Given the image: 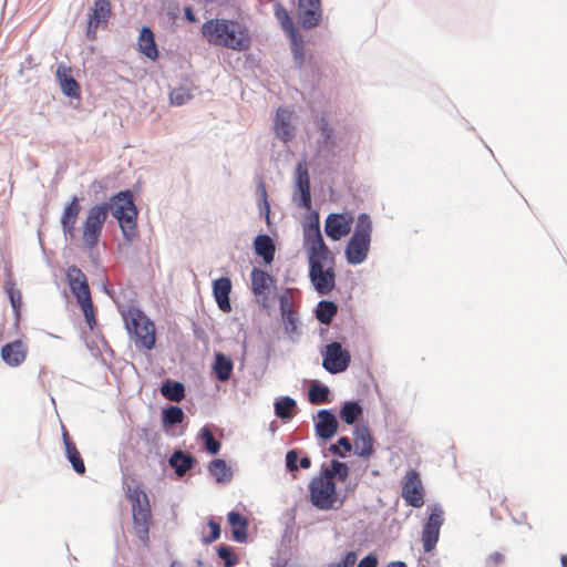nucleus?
Instances as JSON below:
<instances>
[{"mask_svg": "<svg viewBox=\"0 0 567 567\" xmlns=\"http://www.w3.org/2000/svg\"><path fill=\"white\" fill-rule=\"evenodd\" d=\"M118 221L125 241L132 243L137 236L138 210L134 203V194L130 189L114 194L109 202L93 205L83 223V244L87 249H94L102 235L109 213Z\"/></svg>", "mask_w": 567, "mask_h": 567, "instance_id": "nucleus-1", "label": "nucleus"}, {"mask_svg": "<svg viewBox=\"0 0 567 567\" xmlns=\"http://www.w3.org/2000/svg\"><path fill=\"white\" fill-rule=\"evenodd\" d=\"M200 33L209 44L238 52L249 50L252 43L248 27L233 19H209L203 23Z\"/></svg>", "mask_w": 567, "mask_h": 567, "instance_id": "nucleus-2", "label": "nucleus"}, {"mask_svg": "<svg viewBox=\"0 0 567 567\" xmlns=\"http://www.w3.org/2000/svg\"><path fill=\"white\" fill-rule=\"evenodd\" d=\"M303 247L307 251L310 269L334 266L336 258L323 240L320 229V216L317 210H311L302 225Z\"/></svg>", "mask_w": 567, "mask_h": 567, "instance_id": "nucleus-3", "label": "nucleus"}, {"mask_svg": "<svg viewBox=\"0 0 567 567\" xmlns=\"http://www.w3.org/2000/svg\"><path fill=\"white\" fill-rule=\"evenodd\" d=\"M125 329L137 349L153 350L156 343L155 326L138 307L123 312Z\"/></svg>", "mask_w": 567, "mask_h": 567, "instance_id": "nucleus-4", "label": "nucleus"}, {"mask_svg": "<svg viewBox=\"0 0 567 567\" xmlns=\"http://www.w3.org/2000/svg\"><path fill=\"white\" fill-rule=\"evenodd\" d=\"M126 496L132 505L133 527L141 543L150 542L152 513L146 493L138 486H127Z\"/></svg>", "mask_w": 567, "mask_h": 567, "instance_id": "nucleus-5", "label": "nucleus"}, {"mask_svg": "<svg viewBox=\"0 0 567 567\" xmlns=\"http://www.w3.org/2000/svg\"><path fill=\"white\" fill-rule=\"evenodd\" d=\"M309 493L311 504L320 511L333 508L334 504L339 501L336 483L332 480L326 478L320 473L309 483Z\"/></svg>", "mask_w": 567, "mask_h": 567, "instance_id": "nucleus-6", "label": "nucleus"}, {"mask_svg": "<svg viewBox=\"0 0 567 567\" xmlns=\"http://www.w3.org/2000/svg\"><path fill=\"white\" fill-rule=\"evenodd\" d=\"M427 518L422 528V544L425 553H431L440 538V530L444 524V511L440 504L427 505Z\"/></svg>", "mask_w": 567, "mask_h": 567, "instance_id": "nucleus-7", "label": "nucleus"}, {"mask_svg": "<svg viewBox=\"0 0 567 567\" xmlns=\"http://www.w3.org/2000/svg\"><path fill=\"white\" fill-rule=\"evenodd\" d=\"M322 367L330 374H339L348 370L351 363L350 351L340 342L331 341L321 350Z\"/></svg>", "mask_w": 567, "mask_h": 567, "instance_id": "nucleus-8", "label": "nucleus"}, {"mask_svg": "<svg viewBox=\"0 0 567 567\" xmlns=\"http://www.w3.org/2000/svg\"><path fill=\"white\" fill-rule=\"evenodd\" d=\"M112 16L110 0H94L93 7L87 14V25L85 37L90 41L97 38V29L106 28Z\"/></svg>", "mask_w": 567, "mask_h": 567, "instance_id": "nucleus-9", "label": "nucleus"}, {"mask_svg": "<svg viewBox=\"0 0 567 567\" xmlns=\"http://www.w3.org/2000/svg\"><path fill=\"white\" fill-rule=\"evenodd\" d=\"M353 217L350 213H331L324 220V233L331 240H340L352 228Z\"/></svg>", "mask_w": 567, "mask_h": 567, "instance_id": "nucleus-10", "label": "nucleus"}, {"mask_svg": "<svg viewBox=\"0 0 567 567\" xmlns=\"http://www.w3.org/2000/svg\"><path fill=\"white\" fill-rule=\"evenodd\" d=\"M66 280L70 291L75 297L79 305L91 301V292L86 276L75 265L70 266L66 271Z\"/></svg>", "mask_w": 567, "mask_h": 567, "instance_id": "nucleus-11", "label": "nucleus"}, {"mask_svg": "<svg viewBox=\"0 0 567 567\" xmlns=\"http://www.w3.org/2000/svg\"><path fill=\"white\" fill-rule=\"evenodd\" d=\"M402 497L409 506L419 508L424 504L423 486L420 475L411 470L406 473V481L402 487Z\"/></svg>", "mask_w": 567, "mask_h": 567, "instance_id": "nucleus-12", "label": "nucleus"}, {"mask_svg": "<svg viewBox=\"0 0 567 567\" xmlns=\"http://www.w3.org/2000/svg\"><path fill=\"white\" fill-rule=\"evenodd\" d=\"M309 279L313 289L320 296L329 295L336 288L334 266L309 270Z\"/></svg>", "mask_w": 567, "mask_h": 567, "instance_id": "nucleus-13", "label": "nucleus"}, {"mask_svg": "<svg viewBox=\"0 0 567 567\" xmlns=\"http://www.w3.org/2000/svg\"><path fill=\"white\" fill-rule=\"evenodd\" d=\"M339 429V422L337 415L331 409H322L317 413V419L315 421V432L317 437L322 441L331 440L337 433Z\"/></svg>", "mask_w": 567, "mask_h": 567, "instance_id": "nucleus-14", "label": "nucleus"}, {"mask_svg": "<svg viewBox=\"0 0 567 567\" xmlns=\"http://www.w3.org/2000/svg\"><path fill=\"white\" fill-rule=\"evenodd\" d=\"M82 206L80 198L73 196L71 200L65 205L63 213L60 218V224L65 241H73L75 237V225L79 214L81 213Z\"/></svg>", "mask_w": 567, "mask_h": 567, "instance_id": "nucleus-15", "label": "nucleus"}, {"mask_svg": "<svg viewBox=\"0 0 567 567\" xmlns=\"http://www.w3.org/2000/svg\"><path fill=\"white\" fill-rule=\"evenodd\" d=\"M295 184L299 193L298 206L309 209L311 207L310 177L307 165L303 162H299L296 166Z\"/></svg>", "mask_w": 567, "mask_h": 567, "instance_id": "nucleus-16", "label": "nucleus"}, {"mask_svg": "<svg viewBox=\"0 0 567 567\" xmlns=\"http://www.w3.org/2000/svg\"><path fill=\"white\" fill-rule=\"evenodd\" d=\"M371 241L351 236L344 248V257L349 265H361L370 251Z\"/></svg>", "mask_w": 567, "mask_h": 567, "instance_id": "nucleus-17", "label": "nucleus"}, {"mask_svg": "<svg viewBox=\"0 0 567 567\" xmlns=\"http://www.w3.org/2000/svg\"><path fill=\"white\" fill-rule=\"evenodd\" d=\"M231 280L229 277H219L213 281V296L218 308L223 312L231 311L230 292Z\"/></svg>", "mask_w": 567, "mask_h": 567, "instance_id": "nucleus-18", "label": "nucleus"}, {"mask_svg": "<svg viewBox=\"0 0 567 567\" xmlns=\"http://www.w3.org/2000/svg\"><path fill=\"white\" fill-rule=\"evenodd\" d=\"M316 123L320 132V138L318 141L319 147L324 152L333 153L337 147V135L334 128L330 125L323 113L317 115Z\"/></svg>", "mask_w": 567, "mask_h": 567, "instance_id": "nucleus-19", "label": "nucleus"}, {"mask_svg": "<svg viewBox=\"0 0 567 567\" xmlns=\"http://www.w3.org/2000/svg\"><path fill=\"white\" fill-rule=\"evenodd\" d=\"M62 440L66 460L71 463L72 468L76 474L83 475L86 471L84 461L64 426H62Z\"/></svg>", "mask_w": 567, "mask_h": 567, "instance_id": "nucleus-20", "label": "nucleus"}, {"mask_svg": "<svg viewBox=\"0 0 567 567\" xmlns=\"http://www.w3.org/2000/svg\"><path fill=\"white\" fill-rule=\"evenodd\" d=\"M137 45L140 52L152 61H156L159 56V51L155 42V35L152 28L144 25L140 30Z\"/></svg>", "mask_w": 567, "mask_h": 567, "instance_id": "nucleus-21", "label": "nucleus"}, {"mask_svg": "<svg viewBox=\"0 0 567 567\" xmlns=\"http://www.w3.org/2000/svg\"><path fill=\"white\" fill-rule=\"evenodd\" d=\"M196 462L197 461L193 454L182 450H175L168 458V465L174 470L178 477H182L192 471Z\"/></svg>", "mask_w": 567, "mask_h": 567, "instance_id": "nucleus-22", "label": "nucleus"}, {"mask_svg": "<svg viewBox=\"0 0 567 567\" xmlns=\"http://www.w3.org/2000/svg\"><path fill=\"white\" fill-rule=\"evenodd\" d=\"M298 18L300 25L306 30L318 27L322 19L321 4L308 7L306 4L298 3Z\"/></svg>", "mask_w": 567, "mask_h": 567, "instance_id": "nucleus-23", "label": "nucleus"}, {"mask_svg": "<svg viewBox=\"0 0 567 567\" xmlns=\"http://www.w3.org/2000/svg\"><path fill=\"white\" fill-rule=\"evenodd\" d=\"M233 370H234L233 359L223 352H216L214 355V362L212 365V371H213L215 378L219 382H227L230 380V378L233 375Z\"/></svg>", "mask_w": 567, "mask_h": 567, "instance_id": "nucleus-24", "label": "nucleus"}, {"mask_svg": "<svg viewBox=\"0 0 567 567\" xmlns=\"http://www.w3.org/2000/svg\"><path fill=\"white\" fill-rule=\"evenodd\" d=\"M255 254L262 258L266 265L274 261L276 254V246L274 239L267 234H259L254 239Z\"/></svg>", "mask_w": 567, "mask_h": 567, "instance_id": "nucleus-25", "label": "nucleus"}, {"mask_svg": "<svg viewBox=\"0 0 567 567\" xmlns=\"http://www.w3.org/2000/svg\"><path fill=\"white\" fill-rule=\"evenodd\" d=\"M62 93L70 99H80V85L71 74V70L59 65L56 70Z\"/></svg>", "mask_w": 567, "mask_h": 567, "instance_id": "nucleus-26", "label": "nucleus"}, {"mask_svg": "<svg viewBox=\"0 0 567 567\" xmlns=\"http://www.w3.org/2000/svg\"><path fill=\"white\" fill-rule=\"evenodd\" d=\"M274 131L281 142L289 143L293 138V127L289 121V114L282 109H278L274 120Z\"/></svg>", "mask_w": 567, "mask_h": 567, "instance_id": "nucleus-27", "label": "nucleus"}, {"mask_svg": "<svg viewBox=\"0 0 567 567\" xmlns=\"http://www.w3.org/2000/svg\"><path fill=\"white\" fill-rule=\"evenodd\" d=\"M228 524L231 527L233 539L237 543H245L248 537V519L237 511H230L227 515Z\"/></svg>", "mask_w": 567, "mask_h": 567, "instance_id": "nucleus-28", "label": "nucleus"}, {"mask_svg": "<svg viewBox=\"0 0 567 567\" xmlns=\"http://www.w3.org/2000/svg\"><path fill=\"white\" fill-rule=\"evenodd\" d=\"M353 435L357 442L362 443V447L357 445L354 451L355 455L363 458H369L374 453L373 439L370 434L368 426L358 425L354 427Z\"/></svg>", "mask_w": 567, "mask_h": 567, "instance_id": "nucleus-29", "label": "nucleus"}, {"mask_svg": "<svg viewBox=\"0 0 567 567\" xmlns=\"http://www.w3.org/2000/svg\"><path fill=\"white\" fill-rule=\"evenodd\" d=\"M185 413L178 405H169L162 409L161 422L165 433L171 434L172 430L183 423Z\"/></svg>", "mask_w": 567, "mask_h": 567, "instance_id": "nucleus-30", "label": "nucleus"}, {"mask_svg": "<svg viewBox=\"0 0 567 567\" xmlns=\"http://www.w3.org/2000/svg\"><path fill=\"white\" fill-rule=\"evenodd\" d=\"M3 361L12 367L19 365L25 359V349L21 341H14L6 344L1 349Z\"/></svg>", "mask_w": 567, "mask_h": 567, "instance_id": "nucleus-31", "label": "nucleus"}, {"mask_svg": "<svg viewBox=\"0 0 567 567\" xmlns=\"http://www.w3.org/2000/svg\"><path fill=\"white\" fill-rule=\"evenodd\" d=\"M275 415L280 420L290 421L297 413V402L289 395L279 396L274 403Z\"/></svg>", "mask_w": 567, "mask_h": 567, "instance_id": "nucleus-32", "label": "nucleus"}, {"mask_svg": "<svg viewBox=\"0 0 567 567\" xmlns=\"http://www.w3.org/2000/svg\"><path fill=\"white\" fill-rule=\"evenodd\" d=\"M331 400V391L329 386L319 380H313L308 390V401L313 405H320L328 404Z\"/></svg>", "mask_w": 567, "mask_h": 567, "instance_id": "nucleus-33", "label": "nucleus"}, {"mask_svg": "<svg viewBox=\"0 0 567 567\" xmlns=\"http://www.w3.org/2000/svg\"><path fill=\"white\" fill-rule=\"evenodd\" d=\"M320 474L328 480H337L338 482L344 483L349 477L350 470L347 463L332 460L329 467L324 464L321 465Z\"/></svg>", "mask_w": 567, "mask_h": 567, "instance_id": "nucleus-34", "label": "nucleus"}, {"mask_svg": "<svg viewBox=\"0 0 567 567\" xmlns=\"http://www.w3.org/2000/svg\"><path fill=\"white\" fill-rule=\"evenodd\" d=\"M338 313V305L332 300H320L315 309V317L321 323L329 326Z\"/></svg>", "mask_w": 567, "mask_h": 567, "instance_id": "nucleus-35", "label": "nucleus"}, {"mask_svg": "<svg viewBox=\"0 0 567 567\" xmlns=\"http://www.w3.org/2000/svg\"><path fill=\"white\" fill-rule=\"evenodd\" d=\"M208 472L220 484L229 483L233 478L231 467L221 458H214L208 465Z\"/></svg>", "mask_w": 567, "mask_h": 567, "instance_id": "nucleus-36", "label": "nucleus"}, {"mask_svg": "<svg viewBox=\"0 0 567 567\" xmlns=\"http://www.w3.org/2000/svg\"><path fill=\"white\" fill-rule=\"evenodd\" d=\"M363 413L362 405L354 400L346 401L340 410H339V417L348 425H353Z\"/></svg>", "mask_w": 567, "mask_h": 567, "instance_id": "nucleus-37", "label": "nucleus"}, {"mask_svg": "<svg viewBox=\"0 0 567 567\" xmlns=\"http://www.w3.org/2000/svg\"><path fill=\"white\" fill-rule=\"evenodd\" d=\"M161 394L173 402H181L185 398L184 383L166 379L161 385Z\"/></svg>", "mask_w": 567, "mask_h": 567, "instance_id": "nucleus-38", "label": "nucleus"}, {"mask_svg": "<svg viewBox=\"0 0 567 567\" xmlns=\"http://www.w3.org/2000/svg\"><path fill=\"white\" fill-rule=\"evenodd\" d=\"M251 277V290L254 295L261 296L266 292L271 281V277L265 270L254 268L250 274Z\"/></svg>", "mask_w": 567, "mask_h": 567, "instance_id": "nucleus-39", "label": "nucleus"}, {"mask_svg": "<svg viewBox=\"0 0 567 567\" xmlns=\"http://www.w3.org/2000/svg\"><path fill=\"white\" fill-rule=\"evenodd\" d=\"M352 236L371 241L372 220L370 215H368L367 213L359 214Z\"/></svg>", "mask_w": 567, "mask_h": 567, "instance_id": "nucleus-40", "label": "nucleus"}, {"mask_svg": "<svg viewBox=\"0 0 567 567\" xmlns=\"http://www.w3.org/2000/svg\"><path fill=\"white\" fill-rule=\"evenodd\" d=\"M291 42L293 62L297 69H301L305 62V42L300 32L288 35Z\"/></svg>", "mask_w": 567, "mask_h": 567, "instance_id": "nucleus-41", "label": "nucleus"}, {"mask_svg": "<svg viewBox=\"0 0 567 567\" xmlns=\"http://www.w3.org/2000/svg\"><path fill=\"white\" fill-rule=\"evenodd\" d=\"M275 17L280 22V25L287 35H293L299 32V30L293 24L289 12L281 4L275 6Z\"/></svg>", "mask_w": 567, "mask_h": 567, "instance_id": "nucleus-42", "label": "nucleus"}, {"mask_svg": "<svg viewBox=\"0 0 567 567\" xmlns=\"http://www.w3.org/2000/svg\"><path fill=\"white\" fill-rule=\"evenodd\" d=\"M198 436L202 440L207 453L210 455H216L219 453L221 447L220 442L214 437L208 426H203Z\"/></svg>", "mask_w": 567, "mask_h": 567, "instance_id": "nucleus-43", "label": "nucleus"}, {"mask_svg": "<svg viewBox=\"0 0 567 567\" xmlns=\"http://www.w3.org/2000/svg\"><path fill=\"white\" fill-rule=\"evenodd\" d=\"M285 323V332L289 336L292 342H296L300 336L298 331V317L295 312L286 313L281 316Z\"/></svg>", "mask_w": 567, "mask_h": 567, "instance_id": "nucleus-44", "label": "nucleus"}, {"mask_svg": "<svg viewBox=\"0 0 567 567\" xmlns=\"http://www.w3.org/2000/svg\"><path fill=\"white\" fill-rule=\"evenodd\" d=\"M353 450L351 440L348 436H341L338 439V441L333 444H330L328 447V451L340 457L344 458L347 456V453L351 452Z\"/></svg>", "mask_w": 567, "mask_h": 567, "instance_id": "nucleus-45", "label": "nucleus"}, {"mask_svg": "<svg viewBox=\"0 0 567 567\" xmlns=\"http://www.w3.org/2000/svg\"><path fill=\"white\" fill-rule=\"evenodd\" d=\"M218 557L223 560L224 567H234L238 564V556L229 545H219L216 548Z\"/></svg>", "mask_w": 567, "mask_h": 567, "instance_id": "nucleus-46", "label": "nucleus"}, {"mask_svg": "<svg viewBox=\"0 0 567 567\" xmlns=\"http://www.w3.org/2000/svg\"><path fill=\"white\" fill-rule=\"evenodd\" d=\"M193 99L190 89L186 86H178L169 94L171 104L182 106Z\"/></svg>", "mask_w": 567, "mask_h": 567, "instance_id": "nucleus-47", "label": "nucleus"}, {"mask_svg": "<svg viewBox=\"0 0 567 567\" xmlns=\"http://www.w3.org/2000/svg\"><path fill=\"white\" fill-rule=\"evenodd\" d=\"M4 290L8 293L11 306L16 312H18L21 306V293L14 288V284L11 280L4 282Z\"/></svg>", "mask_w": 567, "mask_h": 567, "instance_id": "nucleus-48", "label": "nucleus"}, {"mask_svg": "<svg viewBox=\"0 0 567 567\" xmlns=\"http://www.w3.org/2000/svg\"><path fill=\"white\" fill-rule=\"evenodd\" d=\"M257 192L260 196V199L258 203L260 213L265 214L266 220H267V223H269L270 205L268 203L267 190H266L265 184L262 182L258 185Z\"/></svg>", "mask_w": 567, "mask_h": 567, "instance_id": "nucleus-49", "label": "nucleus"}, {"mask_svg": "<svg viewBox=\"0 0 567 567\" xmlns=\"http://www.w3.org/2000/svg\"><path fill=\"white\" fill-rule=\"evenodd\" d=\"M83 315H84V318H85V322L87 324V327L93 330L94 327L96 326V318H95V313H94V306H93V301H87V303L85 305L84 303H81L79 305Z\"/></svg>", "mask_w": 567, "mask_h": 567, "instance_id": "nucleus-50", "label": "nucleus"}, {"mask_svg": "<svg viewBox=\"0 0 567 567\" xmlns=\"http://www.w3.org/2000/svg\"><path fill=\"white\" fill-rule=\"evenodd\" d=\"M207 525L210 528V533H209V535H206L202 538V542L205 545H209V544L214 543L215 540H217L220 537V534H221L220 525L213 518L208 520Z\"/></svg>", "mask_w": 567, "mask_h": 567, "instance_id": "nucleus-51", "label": "nucleus"}, {"mask_svg": "<svg viewBox=\"0 0 567 567\" xmlns=\"http://www.w3.org/2000/svg\"><path fill=\"white\" fill-rule=\"evenodd\" d=\"M299 450L292 449L286 453V470L289 473L297 472L299 470Z\"/></svg>", "mask_w": 567, "mask_h": 567, "instance_id": "nucleus-52", "label": "nucleus"}, {"mask_svg": "<svg viewBox=\"0 0 567 567\" xmlns=\"http://www.w3.org/2000/svg\"><path fill=\"white\" fill-rule=\"evenodd\" d=\"M358 555L355 551H348L343 558L338 563H330L328 567H353L357 561Z\"/></svg>", "mask_w": 567, "mask_h": 567, "instance_id": "nucleus-53", "label": "nucleus"}, {"mask_svg": "<svg viewBox=\"0 0 567 567\" xmlns=\"http://www.w3.org/2000/svg\"><path fill=\"white\" fill-rule=\"evenodd\" d=\"M279 309H280L281 316L286 315V313L293 312L291 301L286 293L281 295L279 297Z\"/></svg>", "mask_w": 567, "mask_h": 567, "instance_id": "nucleus-54", "label": "nucleus"}, {"mask_svg": "<svg viewBox=\"0 0 567 567\" xmlns=\"http://www.w3.org/2000/svg\"><path fill=\"white\" fill-rule=\"evenodd\" d=\"M378 557L374 553L365 555L358 564L357 567H378Z\"/></svg>", "mask_w": 567, "mask_h": 567, "instance_id": "nucleus-55", "label": "nucleus"}, {"mask_svg": "<svg viewBox=\"0 0 567 567\" xmlns=\"http://www.w3.org/2000/svg\"><path fill=\"white\" fill-rule=\"evenodd\" d=\"M504 560V555L495 551L488 557V563L492 565H499Z\"/></svg>", "mask_w": 567, "mask_h": 567, "instance_id": "nucleus-56", "label": "nucleus"}, {"mask_svg": "<svg viewBox=\"0 0 567 567\" xmlns=\"http://www.w3.org/2000/svg\"><path fill=\"white\" fill-rule=\"evenodd\" d=\"M299 468H302V470H307L311 466V458L307 455L305 456H299V464H298Z\"/></svg>", "mask_w": 567, "mask_h": 567, "instance_id": "nucleus-57", "label": "nucleus"}, {"mask_svg": "<svg viewBox=\"0 0 567 567\" xmlns=\"http://www.w3.org/2000/svg\"><path fill=\"white\" fill-rule=\"evenodd\" d=\"M184 14H185V18L187 21L189 22H195L196 21V16L194 13V10L192 7L187 6L184 8Z\"/></svg>", "mask_w": 567, "mask_h": 567, "instance_id": "nucleus-58", "label": "nucleus"}, {"mask_svg": "<svg viewBox=\"0 0 567 567\" xmlns=\"http://www.w3.org/2000/svg\"><path fill=\"white\" fill-rule=\"evenodd\" d=\"M355 485H357V484H351V483H349V484L346 486V494L343 495V497H342L341 499H339L340 505H342V504H343L344 498L348 496V494H349V493H352V492L354 491Z\"/></svg>", "mask_w": 567, "mask_h": 567, "instance_id": "nucleus-59", "label": "nucleus"}, {"mask_svg": "<svg viewBox=\"0 0 567 567\" xmlns=\"http://www.w3.org/2000/svg\"><path fill=\"white\" fill-rule=\"evenodd\" d=\"M299 4H306L308 7H313V4H321L320 0H298Z\"/></svg>", "mask_w": 567, "mask_h": 567, "instance_id": "nucleus-60", "label": "nucleus"}, {"mask_svg": "<svg viewBox=\"0 0 567 567\" xmlns=\"http://www.w3.org/2000/svg\"><path fill=\"white\" fill-rule=\"evenodd\" d=\"M385 567H408V565L402 560H393L390 561Z\"/></svg>", "mask_w": 567, "mask_h": 567, "instance_id": "nucleus-61", "label": "nucleus"}, {"mask_svg": "<svg viewBox=\"0 0 567 567\" xmlns=\"http://www.w3.org/2000/svg\"><path fill=\"white\" fill-rule=\"evenodd\" d=\"M561 567H567V555L560 557Z\"/></svg>", "mask_w": 567, "mask_h": 567, "instance_id": "nucleus-62", "label": "nucleus"}, {"mask_svg": "<svg viewBox=\"0 0 567 567\" xmlns=\"http://www.w3.org/2000/svg\"><path fill=\"white\" fill-rule=\"evenodd\" d=\"M169 567H183L178 561H172Z\"/></svg>", "mask_w": 567, "mask_h": 567, "instance_id": "nucleus-63", "label": "nucleus"}, {"mask_svg": "<svg viewBox=\"0 0 567 567\" xmlns=\"http://www.w3.org/2000/svg\"><path fill=\"white\" fill-rule=\"evenodd\" d=\"M274 567H287L286 563H277Z\"/></svg>", "mask_w": 567, "mask_h": 567, "instance_id": "nucleus-64", "label": "nucleus"}]
</instances>
